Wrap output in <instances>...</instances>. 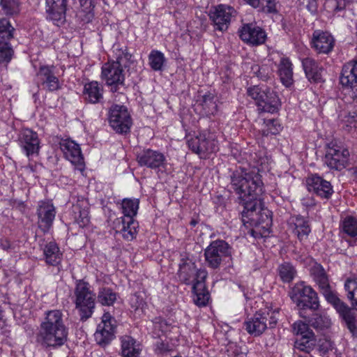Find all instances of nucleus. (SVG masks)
<instances>
[{
    "label": "nucleus",
    "instance_id": "obj_1",
    "mask_svg": "<svg viewBox=\"0 0 357 357\" xmlns=\"http://www.w3.org/2000/svg\"><path fill=\"white\" fill-rule=\"evenodd\" d=\"M262 185V180H231L230 187L242 201V222L251 227L250 233L255 238L268 236L272 225L271 212L258 198L263 192Z\"/></svg>",
    "mask_w": 357,
    "mask_h": 357
},
{
    "label": "nucleus",
    "instance_id": "obj_32",
    "mask_svg": "<svg viewBox=\"0 0 357 357\" xmlns=\"http://www.w3.org/2000/svg\"><path fill=\"white\" fill-rule=\"evenodd\" d=\"M141 349L130 336L121 337V355L123 357H139Z\"/></svg>",
    "mask_w": 357,
    "mask_h": 357
},
{
    "label": "nucleus",
    "instance_id": "obj_2",
    "mask_svg": "<svg viewBox=\"0 0 357 357\" xmlns=\"http://www.w3.org/2000/svg\"><path fill=\"white\" fill-rule=\"evenodd\" d=\"M63 317V313L60 310L45 312L36 336V341L41 347L55 349L66 342L68 329Z\"/></svg>",
    "mask_w": 357,
    "mask_h": 357
},
{
    "label": "nucleus",
    "instance_id": "obj_4",
    "mask_svg": "<svg viewBox=\"0 0 357 357\" xmlns=\"http://www.w3.org/2000/svg\"><path fill=\"white\" fill-rule=\"evenodd\" d=\"M280 308L267 307L264 310H260L253 317L244 322V326L246 331L254 336L261 335L267 328V321H268L269 328H274L279 319Z\"/></svg>",
    "mask_w": 357,
    "mask_h": 357
},
{
    "label": "nucleus",
    "instance_id": "obj_5",
    "mask_svg": "<svg viewBox=\"0 0 357 357\" xmlns=\"http://www.w3.org/2000/svg\"><path fill=\"white\" fill-rule=\"evenodd\" d=\"M247 94L255 100L258 109L261 112L275 113L280 105L279 98L275 92L268 87L253 86L248 88Z\"/></svg>",
    "mask_w": 357,
    "mask_h": 357
},
{
    "label": "nucleus",
    "instance_id": "obj_57",
    "mask_svg": "<svg viewBox=\"0 0 357 357\" xmlns=\"http://www.w3.org/2000/svg\"><path fill=\"white\" fill-rule=\"evenodd\" d=\"M261 3L264 11L269 13H274L276 10L275 0H261Z\"/></svg>",
    "mask_w": 357,
    "mask_h": 357
},
{
    "label": "nucleus",
    "instance_id": "obj_33",
    "mask_svg": "<svg viewBox=\"0 0 357 357\" xmlns=\"http://www.w3.org/2000/svg\"><path fill=\"white\" fill-rule=\"evenodd\" d=\"M292 64L289 59L282 58L278 66V73L284 85L289 86L293 82Z\"/></svg>",
    "mask_w": 357,
    "mask_h": 357
},
{
    "label": "nucleus",
    "instance_id": "obj_40",
    "mask_svg": "<svg viewBox=\"0 0 357 357\" xmlns=\"http://www.w3.org/2000/svg\"><path fill=\"white\" fill-rule=\"evenodd\" d=\"M296 273L297 271L295 267L290 263L284 262L278 267L279 276L284 282H291L296 275Z\"/></svg>",
    "mask_w": 357,
    "mask_h": 357
},
{
    "label": "nucleus",
    "instance_id": "obj_26",
    "mask_svg": "<svg viewBox=\"0 0 357 357\" xmlns=\"http://www.w3.org/2000/svg\"><path fill=\"white\" fill-rule=\"evenodd\" d=\"M340 84L347 88L357 85V60L352 61L344 66L340 77Z\"/></svg>",
    "mask_w": 357,
    "mask_h": 357
},
{
    "label": "nucleus",
    "instance_id": "obj_25",
    "mask_svg": "<svg viewBox=\"0 0 357 357\" xmlns=\"http://www.w3.org/2000/svg\"><path fill=\"white\" fill-rule=\"evenodd\" d=\"M43 257L47 265L57 266L61 264L63 259V253L58 245L54 241L46 243L43 248Z\"/></svg>",
    "mask_w": 357,
    "mask_h": 357
},
{
    "label": "nucleus",
    "instance_id": "obj_31",
    "mask_svg": "<svg viewBox=\"0 0 357 357\" xmlns=\"http://www.w3.org/2000/svg\"><path fill=\"white\" fill-rule=\"evenodd\" d=\"M102 89L97 82H91L84 85V98L90 103H98L102 98Z\"/></svg>",
    "mask_w": 357,
    "mask_h": 357
},
{
    "label": "nucleus",
    "instance_id": "obj_42",
    "mask_svg": "<svg viewBox=\"0 0 357 357\" xmlns=\"http://www.w3.org/2000/svg\"><path fill=\"white\" fill-rule=\"evenodd\" d=\"M0 13V38L4 40H9L13 38L15 29L10 24L8 17Z\"/></svg>",
    "mask_w": 357,
    "mask_h": 357
},
{
    "label": "nucleus",
    "instance_id": "obj_17",
    "mask_svg": "<svg viewBox=\"0 0 357 357\" xmlns=\"http://www.w3.org/2000/svg\"><path fill=\"white\" fill-rule=\"evenodd\" d=\"M334 45L335 39L331 33L321 30L314 31L311 47L317 54H328L332 52Z\"/></svg>",
    "mask_w": 357,
    "mask_h": 357
},
{
    "label": "nucleus",
    "instance_id": "obj_46",
    "mask_svg": "<svg viewBox=\"0 0 357 357\" xmlns=\"http://www.w3.org/2000/svg\"><path fill=\"white\" fill-rule=\"evenodd\" d=\"M2 8L1 13L7 16H15L20 13L19 2L17 0H1Z\"/></svg>",
    "mask_w": 357,
    "mask_h": 357
},
{
    "label": "nucleus",
    "instance_id": "obj_50",
    "mask_svg": "<svg viewBox=\"0 0 357 357\" xmlns=\"http://www.w3.org/2000/svg\"><path fill=\"white\" fill-rule=\"evenodd\" d=\"M264 123L266 128L262 130L263 135H277L281 130L280 124L276 119H267Z\"/></svg>",
    "mask_w": 357,
    "mask_h": 357
},
{
    "label": "nucleus",
    "instance_id": "obj_7",
    "mask_svg": "<svg viewBox=\"0 0 357 357\" xmlns=\"http://www.w3.org/2000/svg\"><path fill=\"white\" fill-rule=\"evenodd\" d=\"M230 254V247L226 241H213L204 250L205 261L208 267L216 269Z\"/></svg>",
    "mask_w": 357,
    "mask_h": 357
},
{
    "label": "nucleus",
    "instance_id": "obj_41",
    "mask_svg": "<svg viewBox=\"0 0 357 357\" xmlns=\"http://www.w3.org/2000/svg\"><path fill=\"white\" fill-rule=\"evenodd\" d=\"M342 231L351 238H357V218L353 216H347L341 223Z\"/></svg>",
    "mask_w": 357,
    "mask_h": 357
},
{
    "label": "nucleus",
    "instance_id": "obj_8",
    "mask_svg": "<svg viewBox=\"0 0 357 357\" xmlns=\"http://www.w3.org/2000/svg\"><path fill=\"white\" fill-rule=\"evenodd\" d=\"M109 121L111 127L121 134L129 132L132 124L127 107L119 105H114L110 108Z\"/></svg>",
    "mask_w": 357,
    "mask_h": 357
},
{
    "label": "nucleus",
    "instance_id": "obj_59",
    "mask_svg": "<svg viewBox=\"0 0 357 357\" xmlns=\"http://www.w3.org/2000/svg\"><path fill=\"white\" fill-rule=\"evenodd\" d=\"M327 3L330 4L335 11H340L346 7L345 0H328Z\"/></svg>",
    "mask_w": 357,
    "mask_h": 357
},
{
    "label": "nucleus",
    "instance_id": "obj_12",
    "mask_svg": "<svg viewBox=\"0 0 357 357\" xmlns=\"http://www.w3.org/2000/svg\"><path fill=\"white\" fill-rule=\"evenodd\" d=\"M236 13L233 7L220 4L210 11L209 17L215 29L223 32L228 29L231 19L236 17Z\"/></svg>",
    "mask_w": 357,
    "mask_h": 357
},
{
    "label": "nucleus",
    "instance_id": "obj_28",
    "mask_svg": "<svg viewBox=\"0 0 357 357\" xmlns=\"http://www.w3.org/2000/svg\"><path fill=\"white\" fill-rule=\"evenodd\" d=\"M310 272V275L312 277L314 282L317 284L320 291L331 287L328 275L320 264L315 262L311 266Z\"/></svg>",
    "mask_w": 357,
    "mask_h": 357
},
{
    "label": "nucleus",
    "instance_id": "obj_23",
    "mask_svg": "<svg viewBox=\"0 0 357 357\" xmlns=\"http://www.w3.org/2000/svg\"><path fill=\"white\" fill-rule=\"evenodd\" d=\"M114 225L125 240L130 241L135 238L138 223L133 218H119L114 221Z\"/></svg>",
    "mask_w": 357,
    "mask_h": 357
},
{
    "label": "nucleus",
    "instance_id": "obj_58",
    "mask_svg": "<svg viewBox=\"0 0 357 357\" xmlns=\"http://www.w3.org/2000/svg\"><path fill=\"white\" fill-rule=\"evenodd\" d=\"M171 349H172L169 344L162 340H158L155 343V352L157 354H165L171 351Z\"/></svg>",
    "mask_w": 357,
    "mask_h": 357
},
{
    "label": "nucleus",
    "instance_id": "obj_27",
    "mask_svg": "<svg viewBox=\"0 0 357 357\" xmlns=\"http://www.w3.org/2000/svg\"><path fill=\"white\" fill-rule=\"evenodd\" d=\"M320 292L324 295L326 300L335 307L342 317L352 310L338 298L336 292L332 290L331 286Z\"/></svg>",
    "mask_w": 357,
    "mask_h": 357
},
{
    "label": "nucleus",
    "instance_id": "obj_13",
    "mask_svg": "<svg viewBox=\"0 0 357 357\" xmlns=\"http://www.w3.org/2000/svg\"><path fill=\"white\" fill-rule=\"evenodd\" d=\"M208 273L205 269L196 271V282L192 285L193 301L198 307H205L211 298L210 293L206 286V279Z\"/></svg>",
    "mask_w": 357,
    "mask_h": 357
},
{
    "label": "nucleus",
    "instance_id": "obj_24",
    "mask_svg": "<svg viewBox=\"0 0 357 357\" xmlns=\"http://www.w3.org/2000/svg\"><path fill=\"white\" fill-rule=\"evenodd\" d=\"M307 187L309 192L323 199H329L333 193V186L327 180H307Z\"/></svg>",
    "mask_w": 357,
    "mask_h": 357
},
{
    "label": "nucleus",
    "instance_id": "obj_48",
    "mask_svg": "<svg viewBox=\"0 0 357 357\" xmlns=\"http://www.w3.org/2000/svg\"><path fill=\"white\" fill-rule=\"evenodd\" d=\"M342 319L345 321L346 326L351 333L352 337L354 338L357 337V320L354 312L353 310L349 312Z\"/></svg>",
    "mask_w": 357,
    "mask_h": 357
},
{
    "label": "nucleus",
    "instance_id": "obj_55",
    "mask_svg": "<svg viewBox=\"0 0 357 357\" xmlns=\"http://www.w3.org/2000/svg\"><path fill=\"white\" fill-rule=\"evenodd\" d=\"M88 202L86 199L83 197H77L76 202L73 201V208L75 214L77 213L79 210L86 208L88 209Z\"/></svg>",
    "mask_w": 357,
    "mask_h": 357
},
{
    "label": "nucleus",
    "instance_id": "obj_49",
    "mask_svg": "<svg viewBox=\"0 0 357 357\" xmlns=\"http://www.w3.org/2000/svg\"><path fill=\"white\" fill-rule=\"evenodd\" d=\"M179 279L183 283L190 284L192 282H196V273L194 268L183 267L178 275Z\"/></svg>",
    "mask_w": 357,
    "mask_h": 357
},
{
    "label": "nucleus",
    "instance_id": "obj_22",
    "mask_svg": "<svg viewBox=\"0 0 357 357\" xmlns=\"http://www.w3.org/2000/svg\"><path fill=\"white\" fill-rule=\"evenodd\" d=\"M302 66L305 75L311 82L319 83L324 82L322 72L324 68L319 63L311 57L302 59Z\"/></svg>",
    "mask_w": 357,
    "mask_h": 357
},
{
    "label": "nucleus",
    "instance_id": "obj_6",
    "mask_svg": "<svg viewBox=\"0 0 357 357\" xmlns=\"http://www.w3.org/2000/svg\"><path fill=\"white\" fill-rule=\"evenodd\" d=\"M290 296L300 308L317 310L319 307L317 293L304 282H298L294 286L290 292Z\"/></svg>",
    "mask_w": 357,
    "mask_h": 357
},
{
    "label": "nucleus",
    "instance_id": "obj_44",
    "mask_svg": "<svg viewBox=\"0 0 357 357\" xmlns=\"http://www.w3.org/2000/svg\"><path fill=\"white\" fill-rule=\"evenodd\" d=\"M149 61L151 68L153 70H162L165 62V57L163 53L154 50L149 55Z\"/></svg>",
    "mask_w": 357,
    "mask_h": 357
},
{
    "label": "nucleus",
    "instance_id": "obj_39",
    "mask_svg": "<svg viewBox=\"0 0 357 357\" xmlns=\"http://www.w3.org/2000/svg\"><path fill=\"white\" fill-rule=\"evenodd\" d=\"M139 201L138 199H123L121 203V212L124 215L123 218H133L137 213Z\"/></svg>",
    "mask_w": 357,
    "mask_h": 357
},
{
    "label": "nucleus",
    "instance_id": "obj_29",
    "mask_svg": "<svg viewBox=\"0 0 357 357\" xmlns=\"http://www.w3.org/2000/svg\"><path fill=\"white\" fill-rule=\"evenodd\" d=\"M197 102H199V105L202 107V112L203 115L211 116L217 113V100L213 93L208 92L202 96Z\"/></svg>",
    "mask_w": 357,
    "mask_h": 357
},
{
    "label": "nucleus",
    "instance_id": "obj_51",
    "mask_svg": "<svg viewBox=\"0 0 357 357\" xmlns=\"http://www.w3.org/2000/svg\"><path fill=\"white\" fill-rule=\"evenodd\" d=\"M13 50L8 42L0 40V63L8 62L11 59Z\"/></svg>",
    "mask_w": 357,
    "mask_h": 357
},
{
    "label": "nucleus",
    "instance_id": "obj_35",
    "mask_svg": "<svg viewBox=\"0 0 357 357\" xmlns=\"http://www.w3.org/2000/svg\"><path fill=\"white\" fill-rule=\"evenodd\" d=\"M344 289L348 299L354 308L357 310V275H352L344 282Z\"/></svg>",
    "mask_w": 357,
    "mask_h": 357
},
{
    "label": "nucleus",
    "instance_id": "obj_43",
    "mask_svg": "<svg viewBox=\"0 0 357 357\" xmlns=\"http://www.w3.org/2000/svg\"><path fill=\"white\" fill-rule=\"evenodd\" d=\"M251 72L254 75L264 82L268 81L273 76L272 68L266 64L261 66L255 64L252 66Z\"/></svg>",
    "mask_w": 357,
    "mask_h": 357
},
{
    "label": "nucleus",
    "instance_id": "obj_38",
    "mask_svg": "<svg viewBox=\"0 0 357 357\" xmlns=\"http://www.w3.org/2000/svg\"><path fill=\"white\" fill-rule=\"evenodd\" d=\"M310 324L317 330L328 329L331 327L332 322L328 315L324 312H316L310 320Z\"/></svg>",
    "mask_w": 357,
    "mask_h": 357
},
{
    "label": "nucleus",
    "instance_id": "obj_10",
    "mask_svg": "<svg viewBox=\"0 0 357 357\" xmlns=\"http://www.w3.org/2000/svg\"><path fill=\"white\" fill-rule=\"evenodd\" d=\"M115 319L109 312H105L102 317L101 322L98 325L94 334L98 344L105 347L110 343L114 338Z\"/></svg>",
    "mask_w": 357,
    "mask_h": 357
},
{
    "label": "nucleus",
    "instance_id": "obj_54",
    "mask_svg": "<svg viewBox=\"0 0 357 357\" xmlns=\"http://www.w3.org/2000/svg\"><path fill=\"white\" fill-rule=\"evenodd\" d=\"M130 303L131 307L135 310L142 309L145 304L144 299L137 294L130 297Z\"/></svg>",
    "mask_w": 357,
    "mask_h": 357
},
{
    "label": "nucleus",
    "instance_id": "obj_15",
    "mask_svg": "<svg viewBox=\"0 0 357 357\" xmlns=\"http://www.w3.org/2000/svg\"><path fill=\"white\" fill-rule=\"evenodd\" d=\"M60 148L66 158L77 166L76 169L82 173V176H84L83 174L84 170V157L79 145L73 140L65 139L60 142Z\"/></svg>",
    "mask_w": 357,
    "mask_h": 357
},
{
    "label": "nucleus",
    "instance_id": "obj_62",
    "mask_svg": "<svg viewBox=\"0 0 357 357\" xmlns=\"http://www.w3.org/2000/svg\"><path fill=\"white\" fill-rule=\"evenodd\" d=\"M229 357H245V354L241 351L237 346H234L233 350L229 351Z\"/></svg>",
    "mask_w": 357,
    "mask_h": 357
},
{
    "label": "nucleus",
    "instance_id": "obj_37",
    "mask_svg": "<svg viewBox=\"0 0 357 357\" xmlns=\"http://www.w3.org/2000/svg\"><path fill=\"white\" fill-rule=\"evenodd\" d=\"M117 293L112 289L102 287L99 289L98 293V301L102 305L111 306L117 299Z\"/></svg>",
    "mask_w": 357,
    "mask_h": 357
},
{
    "label": "nucleus",
    "instance_id": "obj_47",
    "mask_svg": "<svg viewBox=\"0 0 357 357\" xmlns=\"http://www.w3.org/2000/svg\"><path fill=\"white\" fill-rule=\"evenodd\" d=\"M339 119L343 127H351L357 123V112L342 111L339 115Z\"/></svg>",
    "mask_w": 357,
    "mask_h": 357
},
{
    "label": "nucleus",
    "instance_id": "obj_21",
    "mask_svg": "<svg viewBox=\"0 0 357 357\" xmlns=\"http://www.w3.org/2000/svg\"><path fill=\"white\" fill-rule=\"evenodd\" d=\"M20 140L21 147L28 157L38 154L40 142L36 132L25 129L22 131Z\"/></svg>",
    "mask_w": 357,
    "mask_h": 357
},
{
    "label": "nucleus",
    "instance_id": "obj_14",
    "mask_svg": "<svg viewBox=\"0 0 357 357\" xmlns=\"http://www.w3.org/2000/svg\"><path fill=\"white\" fill-rule=\"evenodd\" d=\"M238 32L243 42L253 46L264 44L266 39L265 31L255 23L243 24Z\"/></svg>",
    "mask_w": 357,
    "mask_h": 357
},
{
    "label": "nucleus",
    "instance_id": "obj_9",
    "mask_svg": "<svg viewBox=\"0 0 357 357\" xmlns=\"http://www.w3.org/2000/svg\"><path fill=\"white\" fill-rule=\"evenodd\" d=\"M123 66L111 61L105 63L102 67V77L107 85L111 86L112 92H117L120 86H124L125 75Z\"/></svg>",
    "mask_w": 357,
    "mask_h": 357
},
{
    "label": "nucleus",
    "instance_id": "obj_19",
    "mask_svg": "<svg viewBox=\"0 0 357 357\" xmlns=\"http://www.w3.org/2000/svg\"><path fill=\"white\" fill-rule=\"evenodd\" d=\"M68 0H46L47 19L59 25L66 21Z\"/></svg>",
    "mask_w": 357,
    "mask_h": 357
},
{
    "label": "nucleus",
    "instance_id": "obj_45",
    "mask_svg": "<svg viewBox=\"0 0 357 357\" xmlns=\"http://www.w3.org/2000/svg\"><path fill=\"white\" fill-rule=\"evenodd\" d=\"M314 345V334L312 335L301 336L296 337L294 342V347L306 353H309Z\"/></svg>",
    "mask_w": 357,
    "mask_h": 357
},
{
    "label": "nucleus",
    "instance_id": "obj_11",
    "mask_svg": "<svg viewBox=\"0 0 357 357\" xmlns=\"http://www.w3.org/2000/svg\"><path fill=\"white\" fill-rule=\"evenodd\" d=\"M349 155L347 149L331 142L328 145L324 161L330 169L341 171L346 167Z\"/></svg>",
    "mask_w": 357,
    "mask_h": 357
},
{
    "label": "nucleus",
    "instance_id": "obj_30",
    "mask_svg": "<svg viewBox=\"0 0 357 357\" xmlns=\"http://www.w3.org/2000/svg\"><path fill=\"white\" fill-rule=\"evenodd\" d=\"M113 57L115 60L112 63H118L125 68H128L132 62V54L128 52L126 46H121L119 43H115L112 47Z\"/></svg>",
    "mask_w": 357,
    "mask_h": 357
},
{
    "label": "nucleus",
    "instance_id": "obj_60",
    "mask_svg": "<svg viewBox=\"0 0 357 357\" xmlns=\"http://www.w3.org/2000/svg\"><path fill=\"white\" fill-rule=\"evenodd\" d=\"M319 350L324 356L329 351H333V347L332 343L328 340L322 342L319 345Z\"/></svg>",
    "mask_w": 357,
    "mask_h": 357
},
{
    "label": "nucleus",
    "instance_id": "obj_18",
    "mask_svg": "<svg viewBox=\"0 0 357 357\" xmlns=\"http://www.w3.org/2000/svg\"><path fill=\"white\" fill-rule=\"evenodd\" d=\"M38 227L43 231H49L56 215V209L53 204L49 201H42L38 204L37 209Z\"/></svg>",
    "mask_w": 357,
    "mask_h": 357
},
{
    "label": "nucleus",
    "instance_id": "obj_16",
    "mask_svg": "<svg viewBox=\"0 0 357 357\" xmlns=\"http://www.w3.org/2000/svg\"><path fill=\"white\" fill-rule=\"evenodd\" d=\"M137 160L141 166H146L151 169H158V172L163 173L167 169L165 157L157 151L146 149L137 155Z\"/></svg>",
    "mask_w": 357,
    "mask_h": 357
},
{
    "label": "nucleus",
    "instance_id": "obj_52",
    "mask_svg": "<svg viewBox=\"0 0 357 357\" xmlns=\"http://www.w3.org/2000/svg\"><path fill=\"white\" fill-rule=\"evenodd\" d=\"M293 331L296 335V337L314 334L312 331L310 330L308 325L301 321H296L293 324Z\"/></svg>",
    "mask_w": 357,
    "mask_h": 357
},
{
    "label": "nucleus",
    "instance_id": "obj_34",
    "mask_svg": "<svg viewBox=\"0 0 357 357\" xmlns=\"http://www.w3.org/2000/svg\"><path fill=\"white\" fill-rule=\"evenodd\" d=\"M200 155L213 153L218 150V142L210 132L200 133Z\"/></svg>",
    "mask_w": 357,
    "mask_h": 357
},
{
    "label": "nucleus",
    "instance_id": "obj_36",
    "mask_svg": "<svg viewBox=\"0 0 357 357\" xmlns=\"http://www.w3.org/2000/svg\"><path fill=\"white\" fill-rule=\"evenodd\" d=\"M294 232L300 241L306 239L311 231L308 221L301 216H297L294 222Z\"/></svg>",
    "mask_w": 357,
    "mask_h": 357
},
{
    "label": "nucleus",
    "instance_id": "obj_53",
    "mask_svg": "<svg viewBox=\"0 0 357 357\" xmlns=\"http://www.w3.org/2000/svg\"><path fill=\"white\" fill-rule=\"evenodd\" d=\"M78 215L75 214V218L80 227H84L89 223V211L84 208L77 211Z\"/></svg>",
    "mask_w": 357,
    "mask_h": 357
},
{
    "label": "nucleus",
    "instance_id": "obj_3",
    "mask_svg": "<svg viewBox=\"0 0 357 357\" xmlns=\"http://www.w3.org/2000/svg\"><path fill=\"white\" fill-rule=\"evenodd\" d=\"M75 308L78 310L80 319L86 321L90 318L96 307V294L90 284L84 280L75 282L74 289Z\"/></svg>",
    "mask_w": 357,
    "mask_h": 357
},
{
    "label": "nucleus",
    "instance_id": "obj_61",
    "mask_svg": "<svg viewBox=\"0 0 357 357\" xmlns=\"http://www.w3.org/2000/svg\"><path fill=\"white\" fill-rule=\"evenodd\" d=\"M80 4L86 10H92L96 5V0H79Z\"/></svg>",
    "mask_w": 357,
    "mask_h": 357
},
{
    "label": "nucleus",
    "instance_id": "obj_63",
    "mask_svg": "<svg viewBox=\"0 0 357 357\" xmlns=\"http://www.w3.org/2000/svg\"><path fill=\"white\" fill-rule=\"evenodd\" d=\"M307 3L306 5L307 9L311 13H314L317 10V0H307Z\"/></svg>",
    "mask_w": 357,
    "mask_h": 357
},
{
    "label": "nucleus",
    "instance_id": "obj_64",
    "mask_svg": "<svg viewBox=\"0 0 357 357\" xmlns=\"http://www.w3.org/2000/svg\"><path fill=\"white\" fill-rule=\"evenodd\" d=\"M302 203L306 206H312L315 204L314 200L312 198H304L302 199Z\"/></svg>",
    "mask_w": 357,
    "mask_h": 357
},
{
    "label": "nucleus",
    "instance_id": "obj_56",
    "mask_svg": "<svg viewBox=\"0 0 357 357\" xmlns=\"http://www.w3.org/2000/svg\"><path fill=\"white\" fill-rule=\"evenodd\" d=\"M201 139H200V134L194 137L191 138L190 140H188V144L189 148L195 153L200 155V145H201Z\"/></svg>",
    "mask_w": 357,
    "mask_h": 357
},
{
    "label": "nucleus",
    "instance_id": "obj_20",
    "mask_svg": "<svg viewBox=\"0 0 357 357\" xmlns=\"http://www.w3.org/2000/svg\"><path fill=\"white\" fill-rule=\"evenodd\" d=\"M37 77L41 82L44 89L49 91H54L60 89L58 77L54 73V66H42L40 67Z\"/></svg>",
    "mask_w": 357,
    "mask_h": 357
}]
</instances>
